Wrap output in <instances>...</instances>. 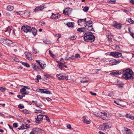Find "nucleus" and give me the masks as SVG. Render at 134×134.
Returning a JSON list of instances; mask_svg holds the SVG:
<instances>
[{
  "instance_id": "nucleus-1",
  "label": "nucleus",
  "mask_w": 134,
  "mask_h": 134,
  "mask_svg": "<svg viewBox=\"0 0 134 134\" xmlns=\"http://www.w3.org/2000/svg\"><path fill=\"white\" fill-rule=\"evenodd\" d=\"M123 72V74L122 77L125 80H127L133 78L134 74L131 70L129 69H126L124 70Z\"/></svg>"
},
{
  "instance_id": "nucleus-2",
  "label": "nucleus",
  "mask_w": 134,
  "mask_h": 134,
  "mask_svg": "<svg viewBox=\"0 0 134 134\" xmlns=\"http://www.w3.org/2000/svg\"><path fill=\"white\" fill-rule=\"evenodd\" d=\"M95 38L94 36L92 34L86 35L83 37L85 41L90 42H93L95 40Z\"/></svg>"
},
{
  "instance_id": "nucleus-3",
  "label": "nucleus",
  "mask_w": 134,
  "mask_h": 134,
  "mask_svg": "<svg viewBox=\"0 0 134 134\" xmlns=\"http://www.w3.org/2000/svg\"><path fill=\"white\" fill-rule=\"evenodd\" d=\"M111 126V124L110 122L104 123L99 126V129L101 130H105L110 128Z\"/></svg>"
},
{
  "instance_id": "nucleus-4",
  "label": "nucleus",
  "mask_w": 134,
  "mask_h": 134,
  "mask_svg": "<svg viewBox=\"0 0 134 134\" xmlns=\"http://www.w3.org/2000/svg\"><path fill=\"white\" fill-rule=\"evenodd\" d=\"M12 26L8 27L6 29L4 30L3 31L5 32V34L7 36H9L10 34L14 36L15 35V31L14 30L12 29Z\"/></svg>"
},
{
  "instance_id": "nucleus-5",
  "label": "nucleus",
  "mask_w": 134,
  "mask_h": 134,
  "mask_svg": "<svg viewBox=\"0 0 134 134\" xmlns=\"http://www.w3.org/2000/svg\"><path fill=\"white\" fill-rule=\"evenodd\" d=\"M0 41L3 43L8 45H10L13 43L12 41L3 36L0 37Z\"/></svg>"
},
{
  "instance_id": "nucleus-6",
  "label": "nucleus",
  "mask_w": 134,
  "mask_h": 134,
  "mask_svg": "<svg viewBox=\"0 0 134 134\" xmlns=\"http://www.w3.org/2000/svg\"><path fill=\"white\" fill-rule=\"evenodd\" d=\"M58 79L60 80H67L68 79V75L65 74H57L56 75Z\"/></svg>"
},
{
  "instance_id": "nucleus-7",
  "label": "nucleus",
  "mask_w": 134,
  "mask_h": 134,
  "mask_svg": "<svg viewBox=\"0 0 134 134\" xmlns=\"http://www.w3.org/2000/svg\"><path fill=\"white\" fill-rule=\"evenodd\" d=\"M109 55L114 57L118 58L122 56V54L118 52H110Z\"/></svg>"
},
{
  "instance_id": "nucleus-8",
  "label": "nucleus",
  "mask_w": 134,
  "mask_h": 134,
  "mask_svg": "<svg viewBox=\"0 0 134 134\" xmlns=\"http://www.w3.org/2000/svg\"><path fill=\"white\" fill-rule=\"evenodd\" d=\"M21 30L26 33L28 32H30L31 31V27L27 25H24L22 27Z\"/></svg>"
},
{
  "instance_id": "nucleus-9",
  "label": "nucleus",
  "mask_w": 134,
  "mask_h": 134,
  "mask_svg": "<svg viewBox=\"0 0 134 134\" xmlns=\"http://www.w3.org/2000/svg\"><path fill=\"white\" fill-rule=\"evenodd\" d=\"M72 10V9L68 8L63 10V13L66 15H68L71 14Z\"/></svg>"
},
{
  "instance_id": "nucleus-10",
  "label": "nucleus",
  "mask_w": 134,
  "mask_h": 134,
  "mask_svg": "<svg viewBox=\"0 0 134 134\" xmlns=\"http://www.w3.org/2000/svg\"><path fill=\"white\" fill-rule=\"evenodd\" d=\"M122 74V71H121L113 70L112 71L110 74L114 76Z\"/></svg>"
},
{
  "instance_id": "nucleus-11",
  "label": "nucleus",
  "mask_w": 134,
  "mask_h": 134,
  "mask_svg": "<svg viewBox=\"0 0 134 134\" xmlns=\"http://www.w3.org/2000/svg\"><path fill=\"white\" fill-rule=\"evenodd\" d=\"M108 117L107 113L104 112H100V117L103 120L106 119Z\"/></svg>"
},
{
  "instance_id": "nucleus-12",
  "label": "nucleus",
  "mask_w": 134,
  "mask_h": 134,
  "mask_svg": "<svg viewBox=\"0 0 134 134\" xmlns=\"http://www.w3.org/2000/svg\"><path fill=\"white\" fill-rule=\"evenodd\" d=\"M44 117L43 115H39L37 116V118H36L35 121L37 123H39L40 121L42 120V119Z\"/></svg>"
},
{
  "instance_id": "nucleus-13",
  "label": "nucleus",
  "mask_w": 134,
  "mask_h": 134,
  "mask_svg": "<svg viewBox=\"0 0 134 134\" xmlns=\"http://www.w3.org/2000/svg\"><path fill=\"white\" fill-rule=\"evenodd\" d=\"M25 54L27 58L29 60H31L33 59V57L30 53L26 52L25 53Z\"/></svg>"
},
{
  "instance_id": "nucleus-14",
  "label": "nucleus",
  "mask_w": 134,
  "mask_h": 134,
  "mask_svg": "<svg viewBox=\"0 0 134 134\" xmlns=\"http://www.w3.org/2000/svg\"><path fill=\"white\" fill-rule=\"evenodd\" d=\"M52 16H51V19H57L59 18L60 16L59 14H54L53 13H52Z\"/></svg>"
},
{
  "instance_id": "nucleus-15",
  "label": "nucleus",
  "mask_w": 134,
  "mask_h": 134,
  "mask_svg": "<svg viewBox=\"0 0 134 134\" xmlns=\"http://www.w3.org/2000/svg\"><path fill=\"white\" fill-rule=\"evenodd\" d=\"M44 4H42V5L36 7L34 10V12L38 11L44 9Z\"/></svg>"
},
{
  "instance_id": "nucleus-16",
  "label": "nucleus",
  "mask_w": 134,
  "mask_h": 134,
  "mask_svg": "<svg viewBox=\"0 0 134 134\" xmlns=\"http://www.w3.org/2000/svg\"><path fill=\"white\" fill-rule=\"evenodd\" d=\"M29 126L28 124H23L21 126L18 128V129L19 130L27 129L28 128Z\"/></svg>"
},
{
  "instance_id": "nucleus-17",
  "label": "nucleus",
  "mask_w": 134,
  "mask_h": 134,
  "mask_svg": "<svg viewBox=\"0 0 134 134\" xmlns=\"http://www.w3.org/2000/svg\"><path fill=\"white\" fill-rule=\"evenodd\" d=\"M113 27H115L118 29H120L121 27V24L118 23L114 22L113 25Z\"/></svg>"
},
{
  "instance_id": "nucleus-18",
  "label": "nucleus",
  "mask_w": 134,
  "mask_h": 134,
  "mask_svg": "<svg viewBox=\"0 0 134 134\" xmlns=\"http://www.w3.org/2000/svg\"><path fill=\"white\" fill-rule=\"evenodd\" d=\"M84 25L85 27L87 26H92V21L91 20L86 21V23H84Z\"/></svg>"
},
{
  "instance_id": "nucleus-19",
  "label": "nucleus",
  "mask_w": 134,
  "mask_h": 134,
  "mask_svg": "<svg viewBox=\"0 0 134 134\" xmlns=\"http://www.w3.org/2000/svg\"><path fill=\"white\" fill-rule=\"evenodd\" d=\"M41 131V130L38 128H35L33 129L32 131L33 132L36 133L37 134H38V133L40 132Z\"/></svg>"
},
{
  "instance_id": "nucleus-20",
  "label": "nucleus",
  "mask_w": 134,
  "mask_h": 134,
  "mask_svg": "<svg viewBox=\"0 0 134 134\" xmlns=\"http://www.w3.org/2000/svg\"><path fill=\"white\" fill-rule=\"evenodd\" d=\"M86 18H85L83 19H79L78 21V24L79 25L81 26L83 24V23H84V22H86Z\"/></svg>"
},
{
  "instance_id": "nucleus-21",
  "label": "nucleus",
  "mask_w": 134,
  "mask_h": 134,
  "mask_svg": "<svg viewBox=\"0 0 134 134\" xmlns=\"http://www.w3.org/2000/svg\"><path fill=\"white\" fill-rule=\"evenodd\" d=\"M125 117L131 120L134 119V116L130 114H127L125 115Z\"/></svg>"
},
{
  "instance_id": "nucleus-22",
  "label": "nucleus",
  "mask_w": 134,
  "mask_h": 134,
  "mask_svg": "<svg viewBox=\"0 0 134 134\" xmlns=\"http://www.w3.org/2000/svg\"><path fill=\"white\" fill-rule=\"evenodd\" d=\"M30 32H31L33 35L35 36L36 34L37 31L35 27H32L31 28V31Z\"/></svg>"
},
{
  "instance_id": "nucleus-23",
  "label": "nucleus",
  "mask_w": 134,
  "mask_h": 134,
  "mask_svg": "<svg viewBox=\"0 0 134 134\" xmlns=\"http://www.w3.org/2000/svg\"><path fill=\"white\" fill-rule=\"evenodd\" d=\"M125 133L126 134H131L132 132L131 130L127 128H125L124 129Z\"/></svg>"
},
{
  "instance_id": "nucleus-24",
  "label": "nucleus",
  "mask_w": 134,
  "mask_h": 134,
  "mask_svg": "<svg viewBox=\"0 0 134 134\" xmlns=\"http://www.w3.org/2000/svg\"><path fill=\"white\" fill-rule=\"evenodd\" d=\"M30 12L28 10H26L24 11V14L26 17L29 16L30 15Z\"/></svg>"
},
{
  "instance_id": "nucleus-25",
  "label": "nucleus",
  "mask_w": 134,
  "mask_h": 134,
  "mask_svg": "<svg viewBox=\"0 0 134 134\" xmlns=\"http://www.w3.org/2000/svg\"><path fill=\"white\" fill-rule=\"evenodd\" d=\"M88 78L86 77H83L82 78L81 81L83 83H86L88 82Z\"/></svg>"
},
{
  "instance_id": "nucleus-26",
  "label": "nucleus",
  "mask_w": 134,
  "mask_h": 134,
  "mask_svg": "<svg viewBox=\"0 0 134 134\" xmlns=\"http://www.w3.org/2000/svg\"><path fill=\"white\" fill-rule=\"evenodd\" d=\"M14 8V7L13 6L9 5L7 7V9L9 11H12L13 10Z\"/></svg>"
},
{
  "instance_id": "nucleus-27",
  "label": "nucleus",
  "mask_w": 134,
  "mask_h": 134,
  "mask_svg": "<svg viewBox=\"0 0 134 134\" xmlns=\"http://www.w3.org/2000/svg\"><path fill=\"white\" fill-rule=\"evenodd\" d=\"M83 119L82 121L84 123L87 124H90V121L85 119L84 116L83 117Z\"/></svg>"
},
{
  "instance_id": "nucleus-28",
  "label": "nucleus",
  "mask_w": 134,
  "mask_h": 134,
  "mask_svg": "<svg viewBox=\"0 0 134 134\" xmlns=\"http://www.w3.org/2000/svg\"><path fill=\"white\" fill-rule=\"evenodd\" d=\"M80 57V54L78 53L76 54L75 56H72V58L73 59H75V58H79Z\"/></svg>"
},
{
  "instance_id": "nucleus-29",
  "label": "nucleus",
  "mask_w": 134,
  "mask_h": 134,
  "mask_svg": "<svg viewBox=\"0 0 134 134\" xmlns=\"http://www.w3.org/2000/svg\"><path fill=\"white\" fill-rule=\"evenodd\" d=\"M86 29L85 27H82L78 28L77 29V31L79 32H82L86 31Z\"/></svg>"
},
{
  "instance_id": "nucleus-30",
  "label": "nucleus",
  "mask_w": 134,
  "mask_h": 134,
  "mask_svg": "<svg viewBox=\"0 0 134 134\" xmlns=\"http://www.w3.org/2000/svg\"><path fill=\"white\" fill-rule=\"evenodd\" d=\"M20 62L22 65H23L29 68L30 67L29 64L26 63L24 62L21 61V62Z\"/></svg>"
},
{
  "instance_id": "nucleus-31",
  "label": "nucleus",
  "mask_w": 134,
  "mask_h": 134,
  "mask_svg": "<svg viewBox=\"0 0 134 134\" xmlns=\"http://www.w3.org/2000/svg\"><path fill=\"white\" fill-rule=\"evenodd\" d=\"M126 21H128L130 24H133L134 21L130 18H128L126 19Z\"/></svg>"
},
{
  "instance_id": "nucleus-32",
  "label": "nucleus",
  "mask_w": 134,
  "mask_h": 134,
  "mask_svg": "<svg viewBox=\"0 0 134 134\" xmlns=\"http://www.w3.org/2000/svg\"><path fill=\"white\" fill-rule=\"evenodd\" d=\"M51 77L48 74H47L44 75L43 77L44 79H45L47 80V78L50 79L51 78Z\"/></svg>"
},
{
  "instance_id": "nucleus-33",
  "label": "nucleus",
  "mask_w": 134,
  "mask_h": 134,
  "mask_svg": "<svg viewBox=\"0 0 134 134\" xmlns=\"http://www.w3.org/2000/svg\"><path fill=\"white\" fill-rule=\"evenodd\" d=\"M22 112L23 113H24L25 114H30V111H29L27 110L26 109H24L22 111Z\"/></svg>"
},
{
  "instance_id": "nucleus-34",
  "label": "nucleus",
  "mask_w": 134,
  "mask_h": 134,
  "mask_svg": "<svg viewBox=\"0 0 134 134\" xmlns=\"http://www.w3.org/2000/svg\"><path fill=\"white\" fill-rule=\"evenodd\" d=\"M85 29H87L88 31H93V29L92 26H88V27L86 28Z\"/></svg>"
},
{
  "instance_id": "nucleus-35",
  "label": "nucleus",
  "mask_w": 134,
  "mask_h": 134,
  "mask_svg": "<svg viewBox=\"0 0 134 134\" xmlns=\"http://www.w3.org/2000/svg\"><path fill=\"white\" fill-rule=\"evenodd\" d=\"M74 56V55H71L68 58H66L65 59V60H74V59H73V58H72V56Z\"/></svg>"
},
{
  "instance_id": "nucleus-36",
  "label": "nucleus",
  "mask_w": 134,
  "mask_h": 134,
  "mask_svg": "<svg viewBox=\"0 0 134 134\" xmlns=\"http://www.w3.org/2000/svg\"><path fill=\"white\" fill-rule=\"evenodd\" d=\"M119 92L118 91H116L113 93V96L116 97H117L119 95Z\"/></svg>"
},
{
  "instance_id": "nucleus-37",
  "label": "nucleus",
  "mask_w": 134,
  "mask_h": 134,
  "mask_svg": "<svg viewBox=\"0 0 134 134\" xmlns=\"http://www.w3.org/2000/svg\"><path fill=\"white\" fill-rule=\"evenodd\" d=\"M39 65L41 67V68L43 69H44L46 67V64H43L42 63H41V65Z\"/></svg>"
},
{
  "instance_id": "nucleus-38",
  "label": "nucleus",
  "mask_w": 134,
  "mask_h": 134,
  "mask_svg": "<svg viewBox=\"0 0 134 134\" xmlns=\"http://www.w3.org/2000/svg\"><path fill=\"white\" fill-rule=\"evenodd\" d=\"M24 11H21L19 12H16L15 13L17 15H23L24 14Z\"/></svg>"
},
{
  "instance_id": "nucleus-39",
  "label": "nucleus",
  "mask_w": 134,
  "mask_h": 134,
  "mask_svg": "<svg viewBox=\"0 0 134 134\" xmlns=\"http://www.w3.org/2000/svg\"><path fill=\"white\" fill-rule=\"evenodd\" d=\"M27 92L26 91V89L25 88H21L20 90V92L21 93H24Z\"/></svg>"
},
{
  "instance_id": "nucleus-40",
  "label": "nucleus",
  "mask_w": 134,
  "mask_h": 134,
  "mask_svg": "<svg viewBox=\"0 0 134 134\" xmlns=\"http://www.w3.org/2000/svg\"><path fill=\"white\" fill-rule=\"evenodd\" d=\"M66 24L69 27H73V24L72 23H69Z\"/></svg>"
},
{
  "instance_id": "nucleus-41",
  "label": "nucleus",
  "mask_w": 134,
  "mask_h": 134,
  "mask_svg": "<svg viewBox=\"0 0 134 134\" xmlns=\"http://www.w3.org/2000/svg\"><path fill=\"white\" fill-rule=\"evenodd\" d=\"M89 9V7H85L83 9V10L85 12H87Z\"/></svg>"
},
{
  "instance_id": "nucleus-42",
  "label": "nucleus",
  "mask_w": 134,
  "mask_h": 134,
  "mask_svg": "<svg viewBox=\"0 0 134 134\" xmlns=\"http://www.w3.org/2000/svg\"><path fill=\"white\" fill-rule=\"evenodd\" d=\"M29 92H26L25 93H21L22 95H21L22 96V97H24L25 96V94L27 95L29 93Z\"/></svg>"
},
{
  "instance_id": "nucleus-43",
  "label": "nucleus",
  "mask_w": 134,
  "mask_h": 134,
  "mask_svg": "<svg viewBox=\"0 0 134 134\" xmlns=\"http://www.w3.org/2000/svg\"><path fill=\"white\" fill-rule=\"evenodd\" d=\"M19 108L20 109H22L24 108V106L22 104H20L18 105Z\"/></svg>"
},
{
  "instance_id": "nucleus-44",
  "label": "nucleus",
  "mask_w": 134,
  "mask_h": 134,
  "mask_svg": "<svg viewBox=\"0 0 134 134\" xmlns=\"http://www.w3.org/2000/svg\"><path fill=\"white\" fill-rule=\"evenodd\" d=\"M93 114L96 116L100 117V112L99 113L94 112L93 113Z\"/></svg>"
},
{
  "instance_id": "nucleus-45",
  "label": "nucleus",
  "mask_w": 134,
  "mask_h": 134,
  "mask_svg": "<svg viewBox=\"0 0 134 134\" xmlns=\"http://www.w3.org/2000/svg\"><path fill=\"white\" fill-rule=\"evenodd\" d=\"M44 93L49 94H51V93L50 92L48 91L47 90H45Z\"/></svg>"
},
{
  "instance_id": "nucleus-46",
  "label": "nucleus",
  "mask_w": 134,
  "mask_h": 134,
  "mask_svg": "<svg viewBox=\"0 0 134 134\" xmlns=\"http://www.w3.org/2000/svg\"><path fill=\"white\" fill-rule=\"evenodd\" d=\"M57 67H58L60 69H61V70H62V69L63 68V66H61V64L60 63H59V64L57 66Z\"/></svg>"
},
{
  "instance_id": "nucleus-47",
  "label": "nucleus",
  "mask_w": 134,
  "mask_h": 134,
  "mask_svg": "<svg viewBox=\"0 0 134 134\" xmlns=\"http://www.w3.org/2000/svg\"><path fill=\"white\" fill-rule=\"evenodd\" d=\"M6 90V88H3V87H0V90L3 92H4Z\"/></svg>"
},
{
  "instance_id": "nucleus-48",
  "label": "nucleus",
  "mask_w": 134,
  "mask_h": 134,
  "mask_svg": "<svg viewBox=\"0 0 134 134\" xmlns=\"http://www.w3.org/2000/svg\"><path fill=\"white\" fill-rule=\"evenodd\" d=\"M34 69L36 71H40V68L36 65V67Z\"/></svg>"
},
{
  "instance_id": "nucleus-49",
  "label": "nucleus",
  "mask_w": 134,
  "mask_h": 134,
  "mask_svg": "<svg viewBox=\"0 0 134 134\" xmlns=\"http://www.w3.org/2000/svg\"><path fill=\"white\" fill-rule=\"evenodd\" d=\"M13 126L15 128L17 127H18V125L17 123H14L13 124Z\"/></svg>"
},
{
  "instance_id": "nucleus-50",
  "label": "nucleus",
  "mask_w": 134,
  "mask_h": 134,
  "mask_svg": "<svg viewBox=\"0 0 134 134\" xmlns=\"http://www.w3.org/2000/svg\"><path fill=\"white\" fill-rule=\"evenodd\" d=\"M113 94L112 93H110L108 95H106V96L107 97L108 96H109L110 97H112V95H113Z\"/></svg>"
},
{
  "instance_id": "nucleus-51",
  "label": "nucleus",
  "mask_w": 134,
  "mask_h": 134,
  "mask_svg": "<svg viewBox=\"0 0 134 134\" xmlns=\"http://www.w3.org/2000/svg\"><path fill=\"white\" fill-rule=\"evenodd\" d=\"M43 116L44 117H45V118L46 120L48 121H49V118L48 117L45 115H43Z\"/></svg>"
},
{
  "instance_id": "nucleus-52",
  "label": "nucleus",
  "mask_w": 134,
  "mask_h": 134,
  "mask_svg": "<svg viewBox=\"0 0 134 134\" xmlns=\"http://www.w3.org/2000/svg\"><path fill=\"white\" fill-rule=\"evenodd\" d=\"M37 80H38L37 82H38V79H41V76L40 75H38L37 76Z\"/></svg>"
},
{
  "instance_id": "nucleus-53",
  "label": "nucleus",
  "mask_w": 134,
  "mask_h": 134,
  "mask_svg": "<svg viewBox=\"0 0 134 134\" xmlns=\"http://www.w3.org/2000/svg\"><path fill=\"white\" fill-rule=\"evenodd\" d=\"M41 110H38L37 109H35V113H37L38 112L41 113Z\"/></svg>"
},
{
  "instance_id": "nucleus-54",
  "label": "nucleus",
  "mask_w": 134,
  "mask_h": 134,
  "mask_svg": "<svg viewBox=\"0 0 134 134\" xmlns=\"http://www.w3.org/2000/svg\"><path fill=\"white\" fill-rule=\"evenodd\" d=\"M40 92L41 93H44V90H45L43 89H40Z\"/></svg>"
},
{
  "instance_id": "nucleus-55",
  "label": "nucleus",
  "mask_w": 134,
  "mask_h": 134,
  "mask_svg": "<svg viewBox=\"0 0 134 134\" xmlns=\"http://www.w3.org/2000/svg\"><path fill=\"white\" fill-rule=\"evenodd\" d=\"M61 64V66H63V67H64L65 68H67V66L63 64V63H60Z\"/></svg>"
},
{
  "instance_id": "nucleus-56",
  "label": "nucleus",
  "mask_w": 134,
  "mask_h": 134,
  "mask_svg": "<svg viewBox=\"0 0 134 134\" xmlns=\"http://www.w3.org/2000/svg\"><path fill=\"white\" fill-rule=\"evenodd\" d=\"M76 38L75 36H74L70 37V39L71 40H74Z\"/></svg>"
},
{
  "instance_id": "nucleus-57",
  "label": "nucleus",
  "mask_w": 134,
  "mask_h": 134,
  "mask_svg": "<svg viewBox=\"0 0 134 134\" xmlns=\"http://www.w3.org/2000/svg\"><path fill=\"white\" fill-rule=\"evenodd\" d=\"M49 53L50 55L53 57H54V55L50 51H49Z\"/></svg>"
},
{
  "instance_id": "nucleus-58",
  "label": "nucleus",
  "mask_w": 134,
  "mask_h": 134,
  "mask_svg": "<svg viewBox=\"0 0 134 134\" xmlns=\"http://www.w3.org/2000/svg\"><path fill=\"white\" fill-rule=\"evenodd\" d=\"M36 65L35 64H34L32 63V68L33 69H34V68H35L36 67Z\"/></svg>"
},
{
  "instance_id": "nucleus-59",
  "label": "nucleus",
  "mask_w": 134,
  "mask_h": 134,
  "mask_svg": "<svg viewBox=\"0 0 134 134\" xmlns=\"http://www.w3.org/2000/svg\"><path fill=\"white\" fill-rule=\"evenodd\" d=\"M67 128L69 129H71V126L70 125L68 124L67 125Z\"/></svg>"
},
{
  "instance_id": "nucleus-60",
  "label": "nucleus",
  "mask_w": 134,
  "mask_h": 134,
  "mask_svg": "<svg viewBox=\"0 0 134 134\" xmlns=\"http://www.w3.org/2000/svg\"><path fill=\"white\" fill-rule=\"evenodd\" d=\"M17 97L19 98L20 99H22L23 98L22 96L20 95H17Z\"/></svg>"
},
{
  "instance_id": "nucleus-61",
  "label": "nucleus",
  "mask_w": 134,
  "mask_h": 134,
  "mask_svg": "<svg viewBox=\"0 0 134 134\" xmlns=\"http://www.w3.org/2000/svg\"><path fill=\"white\" fill-rule=\"evenodd\" d=\"M22 86L24 87L25 88H26L28 89H30V87L29 86Z\"/></svg>"
},
{
  "instance_id": "nucleus-62",
  "label": "nucleus",
  "mask_w": 134,
  "mask_h": 134,
  "mask_svg": "<svg viewBox=\"0 0 134 134\" xmlns=\"http://www.w3.org/2000/svg\"><path fill=\"white\" fill-rule=\"evenodd\" d=\"M61 37V36L60 34H58V38L57 39V42H58V39H59V38H60Z\"/></svg>"
},
{
  "instance_id": "nucleus-63",
  "label": "nucleus",
  "mask_w": 134,
  "mask_h": 134,
  "mask_svg": "<svg viewBox=\"0 0 134 134\" xmlns=\"http://www.w3.org/2000/svg\"><path fill=\"white\" fill-rule=\"evenodd\" d=\"M91 94L92 95L96 96V93H93L92 92H90Z\"/></svg>"
},
{
  "instance_id": "nucleus-64",
  "label": "nucleus",
  "mask_w": 134,
  "mask_h": 134,
  "mask_svg": "<svg viewBox=\"0 0 134 134\" xmlns=\"http://www.w3.org/2000/svg\"><path fill=\"white\" fill-rule=\"evenodd\" d=\"M130 2L132 4L134 5V0H131L130 1Z\"/></svg>"
}]
</instances>
